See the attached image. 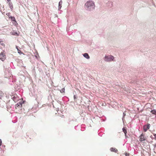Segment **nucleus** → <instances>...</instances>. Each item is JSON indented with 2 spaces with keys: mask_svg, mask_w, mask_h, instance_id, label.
<instances>
[{
  "mask_svg": "<svg viewBox=\"0 0 156 156\" xmlns=\"http://www.w3.org/2000/svg\"><path fill=\"white\" fill-rule=\"evenodd\" d=\"M2 140L1 139H0V146H1L2 145Z\"/></svg>",
  "mask_w": 156,
  "mask_h": 156,
  "instance_id": "a211bd4d",
  "label": "nucleus"
},
{
  "mask_svg": "<svg viewBox=\"0 0 156 156\" xmlns=\"http://www.w3.org/2000/svg\"><path fill=\"white\" fill-rule=\"evenodd\" d=\"M150 127V125L148 124L147 125H145L144 126V130L145 132H146L149 129Z\"/></svg>",
  "mask_w": 156,
  "mask_h": 156,
  "instance_id": "39448f33",
  "label": "nucleus"
},
{
  "mask_svg": "<svg viewBox=\"0 0 156 156\" xmlns=\"http://www.w3.org/2000/svg\"><path fill=\"white\" fill-rule=\"evenodd\" d=\"M151 112H152L153 114L156 115V110H152L151 111Z\"/></svg>",
  "mask_w": 156,
  "mask_h": 156,
  "instance_id": "ddd939ff",
  "label": "nucleus"
},
{
  "mask_svg": "<svg viewBox=\"0 0 156 156\" xmlns=\"http://www.w3.org/2000/svg\"><path fill=\"white\" fill-rule=\"evenodd\" d=\"M153 135L154 136H156V134H154Z\"/></svg>",
  "mask_w": 156,
  "mask_h": 156,
  "instance_id": "aec40b11",
  "label": "nucleus"
},
{
  "mask_svg": "<svg viewBox=\"0 0 156 156\" xmlns=\"http://www.w3.org/2000/svg\"><path fill=\"white\" fill-rule=\"evenodd\" d=\"M9 6L10 8L11 9V10H12L13 8V5H12V3L10 2L9 3Z\"/></svg>",
  "mask_w": 156,
  "mask_h": 156,
  "instance_id": "9b49d317",
  "label": "nucleus"
},
{
  "mask_svg": "<svg viewBox=\"0 0 156 156\" xmlns=\"http://www.w3.org/2000/svg\"><path fill=\"white\" fill-rule=\"evenodd\" d=\"M125 156H128L129 154H127V153H125Z\"/></svg>",
  "mask_w": 156,
  "mask_h": 156,
  "instance_id": "6ab92c4d",
  "label": "nucleus"
},
{
  "mask_svg": "<svg viewBox=\"0 0 156 156\" xmlns=\"http://www.w3.org/2000/svg\"><path fill=\"white\" fill-rule=\"evenodd\" d=\"M114 57L112 56H105V61L107 62H110L113 60Z\"/></svg>",
  "mask_w": 156,
  "mask_h": 156,
  "instance_id": "f03ea898",
  "label": "nucleus"
},
{
  "mask_svg": "<svg viewBox=\"0 0 156 156\" xmlns=\"http://www.w3.org/2000/svg\"><path fill=\"white\" fill-rule=\"evenodd\" d=\"M62 1H60L59 2V9H61V7H62V6H61V5H62Z\"/></svg>",
  "mask_w": 156,
  "mask_h": 156,
  "instance_id": "4468645a",
  "label": "nucleus"
},
{
  "mask_svg": "<svg viewBox=\"0 0 156 156\" xmlns=\"http://www.w3.org/2000/svg\"><path fill=\"white\" fill-rule=\"evenodd\" d=\"M122 130L123 132L125 134V136H126V133H127L126 129V127H123L122 128Z\"/></svg>",
  "mask_w": 156,
  "mask_h": 156,
  "instance_id": "9d476101",
  "label": "nucleus"
},
{
  "mask_svg": "<svg viewBox=\"0 0 156 156\" xmlns=\"http://www.w3.org/2000/svg\"><path fill=\"white\" fill-rule=\"evenodd\" d=\"M16 48L17 50L18 53H19L20 55L23 54V53L22 52L20 49H19L18 46H16Z\"/></svg>",
  "mask_w": 156,
  "mask_h": 156,
  "instance_id": "1a4fd4ad",
  "label": "nucleus"
},
{
  "mask_svg": "<svg viewBox=\"0 0 156 156\" xmlns=\"http://www.w3.org/2000/svg\"><path fill=\"white\" fill-rule=\"evenodd\" d=\"M85 6L87 9L90 11L94 9V4L92 1H89L86 2L85 4Z\"/></svg>",
  "mask_w": 156,
  "mask_h": 156,
  "instance_id": "f257e3e1",
  "label": "nucleus"
},
{
  "mask_svg": "<svg viewBox=\"0 0 156 156\" xmlns=\"http://www.w3.org/2000/svg\"><path fill=\"white\" fill-rule=\"evenodd\" d=\"M7 0L8 2H9L10 1V0Z\"/></svg>",
  "mask_w": 156,
  "mask_h": 156,
  "instance_id": "412c9836",
  "label": "nucleus"
},
{
  "mask_svg": "<svg viewBox=\"0 0 156 156\" xmlns=\"http://www.w3.org/2000/svg\"><path fill=\"white\" fill-rule=\"evenodd\" d=\"M65 90V88H63L60 90V92L62 93H63V92H64Z\"/></svg>",
  "mask_w": 156,
  "mask_h": 156,
  "instance_id": "dca6fc26",
  "label": "nucleus"
},
{
  "mask_svg": "<svg viewBox=\"0 0 156 156\" xmlns=\"http://www.w3.org/2000/svg\"><path fill=\"white\" fill-rule=\"evenodd\" d=\"M9 18H10L11 19V20L12 21H16V19L14 17H12V16H10L9 17Z\"/></svg>",
  "mask_w": 156,
  "mask_h": 156,
  "instance_id": "f8f14e48",
  "label": "nucleus"
},
{
  "mask_svg": "<svg viewBox=\"0 0 156 156\" xmlns=\"http://www.w3.org/2000/svg\"><path fill=\"white\" fill-rule=\"evenodd\" d=\"M6 55L3 52H1L0 54V59L2 61H4L6 58Z\"/></svg>",
  "mask_w": 156,
  "mask_h": 156,
  "instance_id": "7ed1b4c3",
  "label": "nucleus"
},
{
  "mask_svg": "<svg viewBox=\"0 0 156 156\" xmlns=\"http://www.w3.org/2000/svg\"><path fill=\"white\" fill-rule=\"evenodd\" d=\"M22 107V103L21 102H19L18 103L16 104L15 105V109H20V108Z\"/></svg>",
  "mask_w": 156,
  "mask_h": 156,
  "instance_id": "20e7f679",
  "label": "nucleus"
},
{
  "mask_svg": "<svg viewBox=\"0 0 156 156\" xmlns=\"http://www.w3.org/2000/svg\"><path fill=\"white\" fill-rule=\"evenodd\" d=\"M10 12H8V13H6V15L7 16H9V17L10 16Z\"/></svg>",
  "mask_w": 156,
  "mask_h": 156,
  "instance_id": "f3484780",
  "label": "nucleus"
},
{
  "mask_svg": "<svg viewBox=\"0 0 156 156\" xmlns=\"http://www.w3.org/2000/svg\"><path fill=\"white\" fill-rule=\"evenodd\" d=\"M110 150L111 151L115 152H117L118 151V150L117 149L113 147L111 148Z\"/></svg>",
  "mask_w": 156,
  "mask_h": 156,
  "instance_id": "0eeeda50",
  "label": "nucleus"
},
{
  "mask_svg": "<svg viewBox=\"0 0 156 156\" xmlns=\"http://www.w3.org/2000/svg\"><path fill=\"white\" fill-rule=\"evenodd\" d=\"M83 56L84 57L86 58L87 59H89L90 58V56L88 55V54L87 53H85L83 55Z\"/></svg>",
  "mask_w": 156,
  "mask_h": 156,
  "instance_id": "6e6552de",
  "label": "nucleus"
},
{
  "mask_svg": "<svg viewBox=\"0 0 156 156\" xmlns=\"http://www.w3.org/2000/svg\"><path fill=\"white\" fill-rule=\"evenodd\" d=\"M0 44L2 46H5V44H4L3 41H0Z\"/></svg>",
  "mask_w": 156,
  "mask_h": 156,
  "instance_id": "2eb2a0df",
  "label": "nucleus"
},
{
  "mask_svg": "<svg viewBox=\"0 0 156 156\" xmlns=\"http://www.w3.org/2000/svg\"><path fill=\"white\" fill-rule=\"evenodd\" d=\"M145 140V138L144 136V135L142 133L140 136L139 140L141 142Z\"/></svg>",
  "mask_w": 156,
  "mask_h": 156,
  "instance_id": "423d86ee",
  "label": "nucleus"
}]
</instances>
